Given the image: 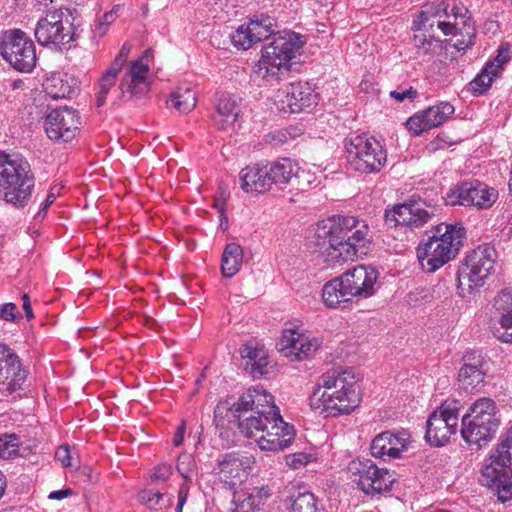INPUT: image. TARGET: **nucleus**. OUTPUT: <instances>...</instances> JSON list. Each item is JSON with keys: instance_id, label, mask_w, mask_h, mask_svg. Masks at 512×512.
Instances as JSON below:
<instances>
[{"instance_id": "3", "label": "nucleus", "mask_w": 512, "mask_h": 512, "mask_svg": "<svg viewBox=\"0 0 512 512\" xmlns=\"http://www.w3.org/2000/svg\"><path fill=\"white\" fill-rule=\"evenodd\" d=\"M254 68V75L267 83L278 82L290 70L291 60L304 45V37L293 31L272 34Z\"/></svg>"}, {"instance_id": "54", "label": "nucleus", "mask_w": 512, "mask_h": 512, "mask_svg": "<svg viewBox=\"0 0 512 512\" xmlns=\"http://www.w3.org/2000/svg\"><path fill=\"white\" fill-rule=\"evenodd\" d=\"M390 96L399 102H402L406 98L413 99L417 96V92L412 88L405 89L402 91L394 90L390 92Z\"/></svg>"}, {"instance_id": "19", "label": "nucleus", "mask_w": 512, "mask_h": 512, "mask_svg": "<svg viewBox=\"0 0 512 512\" xmlns=\"http://www.w3.org/2000/svg\"><path fill=\"white\" fill-rule=\"evenodd\" d=\"M498 192L480 182H465L458 186L449 196L450 204L476 206L480 209L490 208L497 200Z\"/></svg>"}, {"instance_id": "5", "label": "nucleus", "mask_w": 512, "mask_h": 512, "mask_svg": "<svg viewBox=\"0 0 512 512\" xmlns=\"http://www.w3.org/2000/svg\"><path fill=\"white\" fill-rule=\"evenodd\" d=\"M34 177L29 163L15 155L0 152V197L8 204L22 208L29 202Z\"/></svg>"}, {"instance_id": "39", "label": "nucleus", "mask_w": 512, "mask_h": 512, "mask_svg": "<svg viewBox=\"0 0 512 512\" xmlns=\"http://www.w3.org/2000/svg\"><path fill=\"white\" fill-rule=\"evenodd\" d=\"M170 107L180 113L191 112L197 104V95L190 83H182L171 93L168 100Z\"/></svg>"}, {"instance_id": "1", "label": "nucleus", "mask_w": 512, "mask_h": 512, "mask_svg": "<svg viewBox=\"0 0 512 512\" xmlns=\"http://www.w3.org/2000/svg\"><path fill=\"white\" fill-rule=\"evenodd\" d=\"M359 382L353 368L324 373L310 396L311 409L324 417L353 413L362 402Z\"/></svg>"}, {"instance_id": "11", "label": "nucleus", "mask_w": 512, "mask_h": 512, "mask_svg": "<svg viewBox=\"0 0 512 512\" xmlns=\"http://www.w3.org/2000/svg\"><path fill=\"white\" fill-rule=\"evenodd\" d=\"M459 411V403L455 400L446 401L433 411L426 421V441L437 447L447 444L457 432Z\"/></svg>"}, {"instance_id": "42", "label": "nucleus", "mask_w": 512, "mask_h": 512, "mask_svg": "<svg viewBox=\"0 0 512 512\" xmlns=\"http://www.w3.org/2000/svg\"><path fill=\"white\" fill-rule=\"evenodd\" d=\"M289 512H319L317 500L311 492H298L291 499Z\"/></svg>"}, {"instance_id": "36", "label": "nucleus", "mask_w": 512, "mask_h": 512, "mask_svg": "<svg viewBox=\"0 0 512 512\" xmlns=\"http://www.w3.org/2000/svg\"><path fill=\"white\" fill-rule=\"evenodd\" d=\"M43 88L53 99L70 98L76 93L78 80L71 74L57 72L46 78Z\"/></svg>"}, {"instance_id": "50", "label": "nucleus", "mask_w": 512, "mask_h": 512, "mask_svg": "<svg viewBox=\"0 0 512 512\" xmlns=\"http://www.w3.org/2000/svg\"><path fill=\"white\" fill-rule=\"evenodd\" d=\"M60 191H61V187H59V186H53L50 189L49 194L47 195L46 199L44 200V202L41 204V206L39 208V212L37 215L38 217L44 216L46 214V211L54 203L56 197L60 194Z\"/></svg>"}, {"instance_id": "44", "label": "nucleus", "mask_w": 512, "mask_h": 512, "mask_svg": "<svg viewBox=\"0 0 512 512\" xmlns=\"http://www.w3.org/2000/svg\"><path fill=\"white\" fill-rule=\"evenodd\" d=\"M18 438L14 434L0 436V458L8 459L17 450Z\"/></svg>"}, {"instance_id": "34", "label": "nucleus", "mask_w": 512, "mask_h": 512, "mask_svg": "<svg viewBox=\"0 0 512 512\" xmlns=\"http://www.w3.org/2000/svg\"><path fill=\"white\" fill-rule=\"evenodd\" d=\"M266 165L254 164L240 171V187L246 193H264L272 189Z\"/></svg>"}, {"instance_id": "28", "label": "nucleus", "mask_w": 512, "mask_h": 512, "mask_svg": "<svg viewBox=\"0 0 512 512\" xmlns=\"http://www.w3.org/2000/svg\"><path fill=\"white\" fill-rule=\"evenodd\" d=\"M239 99L229 93H219L215 99V111L211 116L214 126L219 130L234 128L240 115Z\"/></svg>"}, {"instance_id": "16", "label": "nucleus", "mask_w": 512, "mask_h": 512, "mask_svg": "<svg viewBox=\"0 0 512 512\" xmlns=\"http://www.w3.org/2000/svg\"><path fill=\"white\" fill-rule=\"evenodd\" d=\"M274 101L280 111L299 113L317 105L318 96L308 83L297 82L278 90Z\"/></svg>"}, {"instance_id": "41", "label": "nucleus", "mask_w": 512, "mask_h": 512, "mask_svg": "<svg viewBox=\"0 0 512 512\" xmlns=\"http://www.w3.org/2000/svg\"><path fill=\"white\" fill-rule=\"evenodd\" d=\"M120 71L109 66L101 75L96 93V103L98 107L105 104L110 90L115 86Z\"/></svg>"}, {"instance_id": "45", "label": "nucleus", "mask_w": 512, "mask_h": 512, "mask_svg": "<svg viewBox=\"0 0 512 512\" xmlns=\"http://www.w3.org/2000/svg\"><path fill=\"white\" fill-rule=\"evenodd\" d=\"M493 491H495L498 500L502 503L512 500V474L506 475L502 481L495 486Z\"/></svg>"}, {"instance_id": "29", "label": "nucleus", "mask_w": 512, "mask_h": 512, "mask_svg": "<svg viewBox=\"0 0 512 512\" xmlns=\"http://www.w3.org/2000/svg\"><path fill=\"white\" fill-rule=\"evenodd\" d=\"M267 169L271 187L275 186L278 189H284L294 181L300 185V179L306 173L294 160L286 157L268 162Z\"/></svg>"}, {"instance_id": "31", "label": "nucleus", "mask_w": 512, "mask_h": 512, "mask_svg": "<svg viewBox=\"0 0 512 512\" xmlns=\"http://www.w3.org/2000/svg\"><path fill=\"white\" fill-rule=\"evenodd\" d=\"M494 306L501 314L494 336L502 342L512 343V289L502 290L495 298Z\"/></svg>"}, {"instance_id": "10", "label": "nucleus", "mask_w": 512, "mask_h": 512, "mask_svg": "<svg viewBox=\"0 0 512 512\" xmlns=\"http://www.w3.org/2000/svg\"><path fill=\"white\" fill-rule=\"evenodd\" d=\"M0 54L16 70L30 72L36 64L35 45L20 29H9L0 36Z\"/></svg>"}, {"instance_id": "4", "label": "nucleus", "mask_w": 512, "mask_h": 512, "mask_svg": "<svg viewBox=\"0 0 512 512\" xmlns=\"http://www.w3.org/2000/svg\"><path fill=\"white\" fill-rule=\"evenodd\" d=\"M464 231L461 226L441 223L432 235L417 247V257L423 270L435 272L452 260L458 253Z\"/></svg>"}, {"instance_id": "2", "label": "nucleus", "mask_w": 512, "mask_h": 512, "mask_svg": "<svg viewBox=\"0 0 512 512\" xmlns=\"http://www.w3.org/2000/svg\"><path fill=\"white\" fill-rule=\"evenodd\" d=\"M323 238L321 256L328 267L341 266L356 259L369 243V227L353 216H334L318 227Z\"/></svg>"}, {"instance_id": "14", "label": "nucleus", "mask_w": 512, "mask_h": 512, "mask_svg": "<svg viewBox=\"0 0 512 512\" xmlns=\"http://www.w3.org/2000/svg\"><path fill=\"white\" fill-rule=\"evenodd\" d=\"M151 51L146 50L140 57L128 63L120 81L119 88L131 99H139L150 90L152 77L150 73Z\"/></svg>"}, {"instance_id": "27", "label": "nucleus", "mask_w": 512, "mask_h": 512, "mask_svg": "<svg viewBox=\"0 0 512 512\" xmlns=\"http://www.w3.org/2000/svg\"><path fill=\"white\" fill-rule=\"evenodd\" d=\"M233 411H254L272 417L280 414L274 404V397L261 386L249 388L233 405Z\"/></svg>"}, {"instance_id": "61", "label": "nucleus", "mask_w": 512, "mask_h": 512, "mask_svg": "<svg viewBox=\"0 0 512 512\" xmlns=\"http://www.w3.org/2000/svg\"><path fill=\"white\" fill-rule=\"evenodd\" d=\"M22 300H23V309L26 313L27 318H29V319L33 318L34 315H33L30 298H29L28 294H24L22 296Z\"/></svg>"}, {"instance_id": "20", "label": "nucleus", "mask_w": 512, "mask_h": 512, "mask_svg": "<svg viewBox=\"0 0 512 512\" xmlns=\"http://www.w3.org/2000/svg\"><path fill=\"white\" fill-rule=\"evenodd\" d=\"M294 426L285 422L280 414L274 415L264 433L257 437V446L262 451L278 452L286 449L295 439Z\"/></svg>"}, {"instance_id": "48", "label": "nucleus", "mask_w": 512, "mask_h": 512, "mask_svg": "<svg viewBox=\"0 0 512 512\" xmlns=\"http://www.w3.org/2000/svg\"><path fill=\"white\" fill-rule=\"evenodd\" d=\"M310 462V456L306 453H294L285 456V463L292 469H300Z\"/></svg>"}, {"instance_id": "47", "label": "nucleus", "mask_w": 512, "mask_h": 512, "mask_svg": "<svg viewBox=\"0 0 512 512\" xmlns=\"http://www.w3.org/2000/svg\"><path fill=\"white\" fill-rule=\"evenodd\" d=\"M139 499L145 503L150 509H158L163 506L161 503L163 495L159 492H153L150 490L142 491L139 494Z\"/></svg>"}, {"instance_id": "46", "label": "nucleus", "mask_w": 512, "mask_h": 512, "mask_svg": "<svg viewBox=\"0 0 512 512\" xmlns=\"http://www.w3.org/2000/svg\"><path fill=\"white\" fill-rule=\"evenodd\" d=\"M194 466V459L191 454H181L178 457L177 470L185 479H191Z\"/></svg>"}, {"instance_id": "43", "label": "nucleus", "mask_w": 512, "mask_h": 512, "mask_svg": "<svg viewBox=\"0 0 512 512\" xmlns=\"http://www.w3.org/2000/svg\"><path fill=\"white\" fill-rule=\"evenodd\" d=\"M119 9H120V6L116 5L113 7L112 10L105 12L103 14V16L98 20V22L95 25V29H94L95 36H98L101 38L107 33L109 26L117 19Z\"/></svg>"}, {"instance_id": "17", "label": "nucleus", "mask_w": 512, "mask_h": 512, "mask_svg": "<svg viewBox=\"0 0 512 512\" xmlns=\"http://www.w3.org/2000/svg\"><path fill=\"white\" fill-rule=\"evenodd\" d=\"M80 125L78 112L67 106L52 110L44 123L47 136L58 142H69L74 139Z\"/></svg>"}, {"instance_id": "49", "label": "nucleus", "mask_w": 512, "mask_h": 512, "mask_svg": "<svg viewBox=\"0 0 512 512\" xmlns=\"http://www.w3.org/2000/svg\"><path fill=\"white\" fill-rule=\"evenodd\" d=\"M130 51L131 45L128 43H124L119 53L116 55V57L110 64V66L121 72L124 64L127 62Z\"/></svg>"}, {"instance_id": "12", "label": "nucleus", "mask_w": 512, "mask_h": 512, "mask_svg": "<svg viewBox=\"0 0 512 512\" xmlns=\"http://www.w3.org/2000/svg\"><path fill=\"white\" fill-rule=\"evenodd\" d=\"M497 252L494 247L482 245L472 250L466 257L465 268L458 275L459 286L469 289L481 287L494 271Z\"/></svg>"}, {"instance_id": "18", "label": "nucleus", "mask_w": 512, "mask_h": 512, "mask_svg": "<svg viewBox=\"0 0 512 512\" xmlns=\"http://www.w3.org/2000/svg\"><path fill=\"white\" fill-rule=\"evenodd\" d=\"M256 459L250 454L227 453L218 459L217 475L231 488L242 484L253 471Z\"/></svg>"}, {"instance_id": "24", "label": "nucleus", "mask_w": 512, "mask_h": 512, "mask_svg": "<svg viewBox=\"0 0 512 512\" xmlns=\"http://www.w3.org/2000/svg\"><path fill=\"white\" fill-rule=\"evenodd\" d=\"M25 379L26 371L18 355L0 344V391L12 393L21 388Z\"/></svg>"}, {"instance_id": "21", "label": "nucleus", "mask_w": 512, "mask_h": 512, "mask_svg": "<svg viewBox=\"0 0 512 512\" xmlns=\"http://www.w3.org/2000/svg\"><path fill=\"white\" fill-rule=\"evenodd\" d=\"M433 216V211L424 208L421 202L411 201L395 205L385 212V221L389 226H405L418 228L428 223Z\"/></svg>"}, {"instance_id": "15", "label": "nucleus", "mask_w": 512, "mask_h": 512, "mask_svg": "<svg viewBox=\"0 0 512 512\" xmlns=\"http://www.w3.org/2000/svg\"><path fill=\"white\" fill-rule=\"evenodd\" d=\"M507 467H512V426L496 451L485 461L481 469V482L493 490L508 475Z\"/></svg>"}, {"instance_id": "33", "label": "nucleus", "mask_w": 512, "mask_h": 512, "mask_svg": "<svg viewBox=\"0 0 512 512\" xmlns=\"http://www.w3.org/2000/svg\"><path fill=\"white\" fill-rule=\"evenodd\" d=\"M272 494L273 491L269 485H262L234 492L233 502L236 505V511L255 512L266 504Z\"/></svg>"}, {"instance_id": "32", "label": "nucleus", "mask_w": 512, "mask_h": 512, "mask_svg": "<svg viewBox=\"0 0 512 512\" xmlns=\"http://www.w3.org/2000/svg\"><path fill=\"white\" fill-rule=\"evenodd\" d=\"M484 377L481 356L473 351L466 352L458 373L460 386L465 390H473L483 383Z\"/></svg>"}, {"instance_id": "9", "label": "nucleus", "mask_w": 512, "mask_h": 512, "mask_svg": "<svg viewBox=\"0 0 512 512\" xmlns=\"http://www.w3.org/2000/svg\"><path fill=\"white\" fill-rule=\"evenodd\" d=\"M353 482L367 495H380L391 491L397 482L394 471L378 467L371 460L354 459L348 465Z\"/></svg>"}, {"instance_id": "26", "label": "nucleus", "mask_w": 512, "mask_h": 512, "mask_svg": "<svg viewBox=\"0 0 512 512\" xmlns=\"http://www.w3.org/2000/svg\"><path fill=\"white\" fill-rule=\"evenodd\" d=\"M410 434L406 430L378 434L371 443V453L376 458L397 459L408 449Z\"/></svg>"}, {"instance_id": "37", "label": "nucleus", "mask_w": 512, "mask_h": 512, "mask_svg": "<svg viewBox=\"0 0 512 512\" xmlns=\"http://www.w3.org/2000/svg\"><path fill=\"white\" fill-rule=\"evenodd\" d=\"M241 356L246 360L245 369L255 378L267 375L273 367L267 351L262 347L246 345L241 350Z\"/></svg>"}, {"instance_id": "38", "label": "nucleus", "mask_w": 512, "mask_h": 512, "mask_svg": "<svg viewBox=\"0 0 512 512\" xmlns=\"http://www.w3.org/2000/svg\"><path fill=\"white\" fill-rule=\"evenodd\" d=\"M322 299L329 308H341L353 299L352 294L346 289V284L341 276L328 281L322 289Z\"/></svg>"}, {"instance_id": "35", "label": "nucleus", "mask_w": 512, "mask_h": 512, "mask_svg": "<svg viewBox=\"0 0 512 512\" xmlns=\"http://www.w3.org/2000/svg\"><path fill=\"white\" fill-rule=\"evenodd\" d=\"M232 413L238 421V428L247 438H253L257 442V437L264 433L266 427L272 420V415L254 413V411H233Z\"/></svg>"}, {"instance_id": "51", "label": "nucleus", "mask_w": 512, "mask_h": 512, "mask_svg": "<svg viewBox=\"0 0 512 512\" xmlns=\"http://www.w3.org/2000/svg\"><path fill=\"white\" fill-rule=\"evenodd\" d=\"M172 474V467L168 464H160L154 468L151 478L153 481H161L164 482Z\"/></svg>"}, {"instance_id": "40", "label": "nucleus", "mask_w": 512, "mask_h": 512, "mask_svg": "<svg viewBox=\"0 0 512 512\" xmlns=\"http://www.w3.org/2000/svg\"><path fill=\"white\" fill-rule=\"evenodd\" d=\"M242 247L235 243L226 245L221 259V273L224 277L231 278L236 275L243 263Z\"/></svg>"}, {"instance_id": "57", "label": "nucleus", "mask_w": 512, "mask_h": 512, "mask_svg": "<svg viewBox=\"0 0 512 512\" xmlns=\"http://www.w3.org/2000/svg\"><path fill=\"white\" fill-rule=\"evenodd\" d=\"M188 495V488L185 485H182L178 492V504L176 508V512H182V508L186 503Z\"/></svg>"}, {"instance_id": "23", "label": "nucleus", "mask_w": 512, "mask_h": 512, "mask_svg": "<svg viewBox=\"0 0 512 512\" xmlns=\"http://www.w3.org/2000/svg\"><path fill=\"white\" fill-rule=\"evenodd\" d=\"M273 27L274 19L261 15L260 18L251 19L249 22L241 24L231 34V42L236 48L247 50L253 44L271 36L274 33Z\"/></svg>"}, {"instance_id": "60", "label": "nucleus", "mask_w": 512, "mask_h": 512, "mask_svg": "<svg viewBox=\"0 0 512 512\" xmlns=\"http://www.w3.org/2000/svg\"><path fill=\"white\" fill-rule=\"evenodd\" d=\"M70 494H71V490H69V489L56 490V491H52L49 494L48 498L52 499V500H62Z\"/></svg>"}, {"instance_id": "25", "label": "nucleus", "mask_w": 512, "mask_h": 512, "mask_svg": "<svg viewBox=\"0 0 512 512\" xmlns=\"http://www.w3.org/2000/svg\"><path fill=\"white\" fill-rule=\"evenodd\" d=\"M454 110V106L449 102H440L414 114L406 121L405 125L414 135H420L442 125L454 113Z\"/></svg>"}, {"instance_id": "64", "label": "nucleus", "mask_w": 512, "mask_h": 512, "mask_svg": "<svg viewBox=\"0 0 512 512\" xmlns=\"http://www.w3.org/2000/svg\"><path fill=\"white\" fill-rule=\"evenodd\" d=\"M307 183H308V184H311V183H312V180L308 179V180H307Z\"/></svg>"}, {"instance_id": "55", "label": "nucleus", "mask_w": 512, "mask_h": 512, "mask_svg": "<svg viewBox=\"0 0 512 512\" xmlns=\"http://www.w3.org/2000/svg\"><path fill=\"white\" fill-rule=\"evenodd\" d=\"M432 42L424 37L415 36V47L418 49V53L426 54L430 51Z\"/></svg>"}, {"instance_id": "62", "label": "nucleus", "mask_w": 512, "mask_h": 512, "mask_svg": "<svg viewBox=\"0 0 512 512\" xmlns=\"http://www.w3.org/2000/svg\"><path fill=\"white\" fill-rule=\"evenodd\" d=\"M6 488V479L2 473H0V498L3 496Z\"/></svg>"}, {"instance_id": "63", "label": "nucleus", "mask_w": 512, "mask_h": 512, "mask_svg": "<svg viewBox=\"0 0 512 512\" xmlns=\"http://www.w3.org/2000/svg\"><path fill=\"white\" fill-rule=\"evenodd\" d=\"M39 4L47 6L49 3H52L53 0H36Z\"/></svg>"}, {"instance_id": "56", "label": "nucleus", "mask_w": 512, "mask_h": 512, "mask_svg": "<svg viewBox=\"0 0 512 512\" xmlns=\"http://www.w3.org/2000/svg\"><path fill=\"white\" fill-rule=\"evenodd\" d=\"M290 130L291 129L276 131L275 133L272 134L271 141H273L276 145H280V144L286 142L288 139V135L290 137L292 136V133Z\"/></svg>"}, {"instance_id": "7", "label": "nucleus", "mask_w": 512, "mask_h": 512, "mask_svg": "<svg viewBox=\"0 0 512 512\" xmlns=\"http://www.w3.org/2000/svg\"><path fill=\"white\" fill-rule=\"evenodd\" d=\"M69 8L47 10L38 20L35 37L40 45L61 46L73 41L76 37V17Z\"/></svg>"}, {"instance_id": "53", "label": "nucleus", "mask_w": 512, "mask_h": 512, "mask_svg": "<svg viewBox=\"0 0 512 512\" xmlns=\"http://www.w3.org/2000/svg\"><path fill=\"white\" fill-rule=\"evenodd\" d=\"M0 318L6 321H14L17 318L16 305L14 303L1 304Z\"/></svg>"}, {"instance_id": "22", "label": "nucleus", "mask_w": 512, "mask_h": 512, "mask_svg": "<svg viewBox=\"0 0 512 512\" xmlns=\"http://www.w3.org/2000/svg\"><path fill=\"white\" fill-rule=\"evenodd\" d=\"M341 277L353 298L366 299L376 293L379 273L371 266H355L343 273Z\"/></svg>"}, {"instance_id": "6", "label": "nucleus", "mask_w": 512, "mask_h": 512, "mask_svg": "<svg viewBox=\"0 0 512 512\" xmlns=\"http://www.w3.org/2000/svg\"><path fill=\"white\" fill-rule=\"evenodd\" d=\"M502 423L496 402L488 397L474 401L461 420L462 438L481 447L491 441Z\"/></svg>"}, {"instance_id": "59", "label": "nucleus", "mask_w": 512, "mask_h": 512, "mask_svg": "<svg viewBox=\"0 0 512 512\" xmlns=\"http://www.w3.org/2000/svg\"><path fill=\"white\" fill-rule=\"evenodd\" d=\"M458 23L450 22H439L438 27L442 30L445 35H452L457 29Z\"/></svg>"}, {"instance_id": "8", "label": "nucleus", "mask_w": 512, "mask_h": 512, "mask_svg": "<svg viewBox=\"0 0 512 512\" xmlns=\"http://www.w3.org/2000/svg\"><path fill=\"white\" fill-rule=\"evenodd\" d=\"M346 152L349 168L359 173L378 172L386 162L382 144L366 134L351 137L346 144Z\"/></svg>"}, {"instance_id": "52", "label": "nucleus", "mask_w": 512, "mask_h": 512, "mask_svg": "<svg viewBox=\"0 0 512 512\" xmlns=\"http://www.w3.org/2000/svg\"><path fill=\"white\" fill-rule=\"evenodd\" d=\"M55 457L63 466H73L71 452L68 445L60 446L55 453Z\"/></svg>"}, {"instance_id": "13", "label": "nucleus", "mask_w": 512, "mask_h": 512, "mask_svg": "<svg viewBox=\"0 0 512 512\" xmlns=\"http://www.w3.org/2000/svg\"><path fill=\"white\" fill-rule=\"evenodd\" d=\"M320 338L299 328H286L277 343L278 350L290 361H304L315 355L321 347Z\"/></svg>"}, {"instance_id": "30", "label": "nucleus", "mask_w": 512, "mask_h": 512, "mask_svg": "<svg viewBox=\"0 0 512 512\" xmlns=\"http://www.w3.org/2000/svg\"><path fill=\"white\" fill-rule=\"evenodd\" d=\"M510 60V51L508 47L500 46L497 55L486 63L481 72L473 79L471 86L474 92L484 93L498 77L504 68V65Z\"/></svg>"}, {"instance_id": "58", "label": "nucleus", "mask_w": 512, "mask_h": 512, "mask_svg": "<svg viewBox=\"0 0 512 512\" xmlns=\"http://www.w3.org/2000/svg\"><path fill=\"white\" fill-rule=\"evenodd\" d=\"M184 434H185V423L182 422L176 432H175V435L173 437V444L174 446H180L183 441H184Z\"/></svg>"}]
</instances>
